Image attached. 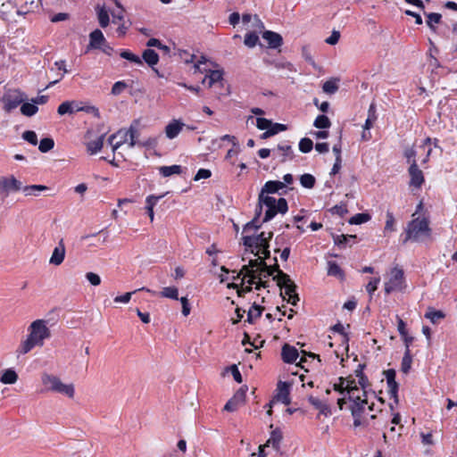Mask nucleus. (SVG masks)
Masks as SVG:
<instances>
[{
	"label": "nucleus",
	"mask_w": 457,
	"mask_h": 457,
	"mask_svg": "<svg viewBox=\"0 0 457 457\" xmlns=\"http://www.w3.org/2000/svg\"><path fill=\"white\" fill-rule=\"evenodd\" d=\"M29 335L21 342L17 352L21 354H26L35 346H43L46 339L51 337V331L46 326V320H36L28 328Z\"/></svg>",
	"instance_id": "obj_1"
},
{
	"label": "nucleus",
	"mask_w": 457,
	"mask_h": 457,
	"mask_svg": "<svg viewBox=\"0 0 457 457\" xmlns=\"http://www.w3.org/2000/svg\"><path fill=\"white\" fill-rule=\"evenodd\" d=\"M416 213L412 214V219L407 223L403 234L401 235L403 245L408 242H420L423 238L431 237L432 229L429 227V220L428 217L414 218Z\"/></svg>",
	"instance_id": "obj_2"
},
{
	"label": "nucleus",
	"mask_w": 457,
	"mask_h": 457,
	"mask_svg": "<svg viewBox=\"0 0 457 457\" xmlns=\"http://www.w3.org/2000/svg\"><path fill=\"white\" fill-rule=\"evenodd\" d=\"M265 206V212L262 222H268L272 220L278 213L285 214L288 211L287 202L285 198L280 197L278 200L273 196L258 197L257 206Z\"/></svg>",
	"instance_id": "obj_3"
},
{
	"label": "nucleus",
	"mask_w": 457,
	"mask_h": 457,
	"mask_svg": "<svg viewBox=\"0 0 457 457\" xmlns=\"http://www.w3.org/2000/svg\"><path fill=\"white\" fill-rule=\"evenodd\" d=\"M41 382L44 386L42 392H54L67 395L69 398L74 397V386L63 384L57 376L44 372L41 375Z\"/></svg>",
	"instance_id": "obj_4"
},
{
	"label": "nucleus",
	"mask_w": 457,
	"mask_h": 457,
	"mask_svg": "<svg viewBox=\"0 0 457 457\" xmlns=\"http://www.w3.org/2000/svg\"><path fill=\"white\" fill-rule=\"evenodd\" d=\"M273 237V232L270 231L268 233L261 232L256 237L254 236H244L243 237V244L247 248H252L251 252L254 253L255 256H259L261 248H269L270 241Z\"/></svg>",
	"instance_id": "obj_5"
},
{
	"label": "nucleus",
	"mask_w": 457,
	"mask_h": 457,
	"mask_svg": "<svg viewBox=\"0 0 457 457\" xmlns=\"http://www.w3.org/2000/svg\"><path fill=\"white\" fill-rule=\"evenodd\" d=\"M273 280L277 282L278 287L285 289V294L288 295L287 303L296 305L299 302V296L296 293V285L290 278V276L285 272H279L278 276H274Z\"/></svg>",
	"instance_id": "obj_6"
},
{
	"label": "nucleus",
	"mask_w": 457,
	"mask_h": 457,
	"mask_svg": "<svg viewBox=\"0 0 457 457\" xmlns=\"http://www.w3.org/2000/svg\"><path fill=\"white\" fill-rule=\"evenodd\" d=\"M345 388L348 395V400L352 403L350 408L354 406L365 408L368 404L366 390L360 389L356 386L354 379H348Z\"/></svg>",
	"instance_id": "obj_7"
},
{
	"label": "nucleus",
	"mask_w": 457,
	"mask_h": 457,
	"mask_svg": "<svg viewBox=\"0 0 457 457\" xmlns=\"http://www.w3.org/2000/svg\"><path fill=\"white\" fill-rule=\"evenodd\" d=\"M202 64H206V59L204 56H201V59L195 64L196 70L200 72H205L206 75L203 79V83L207 82L208 87H212L216 84H223V71L220 70H211L207 68H201Z\"/></svg>",
	"instance_id": "obj_8"
},
{
	"label": "nucleus",
	"mask_w": 457,
	"mask_h": 457,
	"mask_svg": "<svg viewBox=\"0 0 457 457\" xmlns=\"http://www.w3.org/2000/svg\"><path fill=\"white\" fill-rule=\"evenodd\" d=\"M404 273L403 270L399 267H395L390 271V278L385 283L386 294H390L395 291H401L403 288Z\"/></svg>",
	"instance_id": "obj_9"
},
{
	"label": "nucleus",
	"mask_w": 457,
	"mask_h": 457,
	"mask_svg": "<svg viewBox=\"0 0 457 457\" xmlns=\"http://www.w3.org/2000/svg\"><path fill=\"white\" fill-rule=\"evenodd\" d=\"M26 95L20 89L8 90L3 96L4 109L8 112L18 107L25 99Z\"/></svg>",
	"instance_id": "obj_10"
},
{
	"label": "nucleus",
	"mask_w": 457,
	"mask_h": 457,
	"mask_svg": "<svg viewBox=\"0 0 457 457\" xmlns=\"http://www.w3.org/2000/svg\"><path fill=\"white\" fill-rule=\"evenodd\" d=\"M22 189V184L13 176L0 177V195L7 196L10 192H18Z\"/></svg>",
	"instance_id": "obj_11"
},
{
	"label": "nucleus",
	"mask_w": 457,
	"mask_h": 457,
	"mask_svg": "<svg viewBox=\"0 0 457 457\" xmlns=\"http://www.w3.org/2000/svg\"><path fill=\"white\" fill-rule=\"evenodd\" d=\"M408 173L410 176V187H413L415 188H420L422 184L425 181L424 174L422 170L419 168L418 163L414 162L410 165L408 169Z\"/></svg>",
	"instance_id": "obj_12"
},
{
	"label": "nucleus",
	"mask_w": 457,
	"mask_h": 457,
	"mask_svg": "<svg viewBox=\"0 0 457 457\" xmlns=\"http://www.w3.org/2000/svg\"><path fill=\"white\" fill-rule=\"evenodd\" d=\"M138 124V120H134V122L130 125L128 129L129 137V147H134L136 145H139L142 146H152L156 144V140L154 138H149L145 142H137V137L139 136V132L135 125Z\"/></svg>",
	"instance_id": "obj_13"
},
{
	"label": "nucleus",
	"mask_w": 457,
	"mask_h": 457,
	"mask_svg": "<svg viewBox=\"0 0 457 457\" xmlns=\"http://www.w3.org/2000/svg\"><path fill=\"white\" fill-rule=\"evenodd\" d=\"M65 253H66V250H65L64 241H63V238H61L58 243V245L54 247L53 253L50 257V260H49L50 264H53L55 266L61 265L64 261Z\"/></svg>",
	"instance_id": "obj_14"
},
{
	"label": "nucleus",
	"mask_w": 457,
	"mask_h": 457,
	"mask_svg": "<svg viewBox=\"0 0 457 457\" xmlns=\"http://www.w3.org/2000/svg\"><path fill=\"white\" fill-rule=\"evenodd\" d=\"M107 41L103 32L99 29H96L89 34V44L87 46V51L89 49H99Z\"/></svg>",
	"instance_id": "obj_15"
},
{
	"label": "nucleus",
	"mask_w": 457,
	"mask_h": 457,
	"mask_svg": "<svg viewBox=\"0 0 457 457\" xmlns=\"http://www.w3.org/2000/svg\"><path fill=\"white\" fill-rule=\"evenodd\" d=\"M129 132L128 130L120 129L117 133L112 134L109 137L108 142L112 147V151L115 152L121 145L128 141Z\"/></svg>",
	"instance_id": "obj_16"
},
{
	"label": "nucleus",
	"mask_w": 457,
	"mask_h": 457,
	"mask_svg": "<svg viewBox=\"0 0 457 457\" xmlns=\"http://www.w3.org/2000/svg\"><path fill=\"white\" fill-rule=\"evenodd\" d=\"M285 183L278 180H269L262 187L258 197L268 196V194H275L285 187Z\"/></svg>",
	"instance_id": "obj_17"
},
{
	"label": "nucleus",
	"mask_w": 457,
	"mask_h": 457,
	"mask_svg": "<svg viewBox=\"0 0 457 457\" xmlns=\"http://www.w3.org/2000/svg\"><path fill=\"white\" fill-rule=\"evenodd\" d=\"M186 126L180 120L173 119L165 127V134L169 139H173L179 136L183 128Z\"/></svg>",
	"instance_id": "obj_18"
},
{
	"label": "nucleus",
	"mask_w": 457,
	"mask_h": 457,
	"mask_svg": "<svg viewBox=\"0 0 457 457\" xmlns=\"http://www.w3.org/2000/svg\"><path fill=\"white\" fill-rule=\"evenodd\" d=\"M262 38L268 43L270 48L276 49L282 46V37L274 31L266 30L262 33Z\"/></svg>",
	"instance_id": "obj_19"
},
{
	"label": "nucleus",
	"mask_w": 457,
	"mask_h": 457,
	"mask_svg": "<svg viewBox=\"0 0 457 457\" xmlns=\"http://www.w3.org/2000/svg\"><path fill=\"white\" fill-rule=\"evenodd\" d=\"M241 276H243L242 285L244 284L245 278H249L247 284L253 285L255 283V280H257V270H251L248 265H244L237 276L233 277V280L240 278Z\"/></svg>",
	"instance_id": "obj_20"
},
{
	"label": "nucleus",
	"mask_w": 457,
	"mask_h": 457,
	"mask_svg": "<svg viewBox=\"0 0 457 457\" xmlns=\"http://www.w3.org/2000/svg\"><path fill=\"white\" fill-rule=\"evenodd\" d=\"M299 356L298 351L295 346L285 344L281 350L282 360L287 363H294Z\"/></svg>",
	"instance_id": "obj_21"
},
{
	"label": "nucleus",
	"mask_w": 457,
	"mask_h": 457,
	"mask_svg": "<svg viewBox=\"0 0 457 457\" xmlns=\"http://www.w3.org/2000/svg\"><path fill=\"white\" fill-rule=\"evenodd\" d=\"M308 401L316 410L320 411V414L325 417L331 415V409L327 403L312 395L308 397Z\"/></svg>",
	"instance_id": "obj_22"
},
{
	"label": "nucleus",
	"mask_w": 457,
	"mask_h": 457,
	"mask_svg": "<svg viewBox=\"0 0 457 457\" xmlns=\"http://www.w3.org/2000/svg\"><path fill=\"white\" fill-rule=\"evenodd\" d=\"M278 392L276 396L278 400L281 401L286 405L289 404V385L287 382L279 381L278 384Z\"/></svg>",
	"instance_id": "obj_23"
},
{
	"label": "nucleus",
	"mask_w": 457,
	"mask_h": 457,
	"mask_svg": "<svg viewBox=\"0 0 457 457\" xmlns=\"http://www.w3.org/2000/svg\"><path fill=\"white\" fill-rule=\"evenodd\" d=\"M95 9L97 15L99 25L103 29L106 28L110 23V16L105 6L97 4Z\"/></svg>",
	"instance_id": "obj_24"
},
{
	"label": "nucleus",
	"mask_w": 457,
	"mask_h": 457,
	"mask_svg": "<svg viewBox=\"0 0 457 457\" xmlns=\"http://www.w3.org/2000/svg\"><path fill=\"white\" fill-rule=\"evenodd\" d=\"M282 438V432L278 428H277L271 431L270 438L267 440L265 445H271L275 450L278 451Z\"/></svg>",
	"instance_id": "obj_25"
},
{
	"label": "nucleus",
	"mask_w": 457,
	"mask_h": 457,
	"mask_svg": "<svg viewBox=\"0 0 457 457\" xmlns=\"http://www.w3.org/2000/svg\"><path fill=\"white\" fill-rule=\"evenodd\" d=\"M424 317L429 320L433 324H436L445 318V314L442 311L429 307L428 308Z\"/></svg>",
	"instance_id": "obj_26"
},
{
	"label": "nucleus",
	"mask_w": 457,
	"mask_h": 457,
	"mask_svg": "<svg viewBox=\"0 0 457 457\" xmlns=\"http://www.w3.org/2000/svg\"><path fill=\"white\" fill-rule=\"evenodd\" d=\"M142 59L150 66L154 67L159 62L158 54L153 49H145L142 54Z\"/></svg>",
	"instance_id": "obj_27"
},
{
	"label": "nucleus",
	"mask_w": 457,
	"mask_h": 457,
	"mask_svg": "<svg viewBox=\"0 0 457 457\" xmlns=\"http://www.w3.org/2000/svg\"><path fill=\"white\" fill-rule=\"evenodd\" d=\"M328 275L336 277L343 280L345 278V272L340 266L332 261L328 262Z\"/></svg>",
	"instance_id": "obj_28"
},
{
	"label": "nucleus",
	"mask_w": 457,
	"mask_h": 457,
	"mask_svg": "<svg viewBox=\"0 0 457 457\" xmlns=\"http://www.w3.org/2000/svg\"><path fill=\"white\" fill-rule=\"evenodd\" d=\"M17 380H18V375L12 369L4 370L0 377L1 383L6 384V385L14 384Z\"/></svg>",
	"instance_id": "obj_29"
},
{
	"label": "nucleus",
	"mask_w": 457,
	"mask_h": 457,
	"mask_svg": "<svg viewBox=\"0 0 457 457\" xmlns=\"http://www.w3.org/2000/svg\"><path fill=\"white\" fill-rule=\"evenodd\" d=\"M264 307L256 304L255 303L252 305L251 309L247 312L246 321L250 324L254 322V320L260 318L262 316V311Z\"/></svg>",
	"instance_id": "obj_30"
},
{
	"label": "nucleus",
	"mask_w": 457,
	"mask_h": 457,
	"mask_svg": "<svg viewBox=\"0 0 457 457\" xmlns=\"http://www.w3.org/2000/svg\"><path fill=\"white\" fill-rule=\"evenodd\" d=\"M76 104L78 103L75 101H65L58 106L57 112L59 115L71 114L76 112Z\"/></svg>",
	"instance_id": "obj_31"
},
{
	"label": "nucleus",
	"mask_w": 457,
	"mask_h": 457,
	"mask_svg": "<svg viewBox=\"0 0 457 457\" xmlns=\"http://www.w3.org/2000/svg\"><path fill=\"white\" fill-rule=\"evenodd\" d=\"M261 214H262V207L256 206L255 216L251 221L247 222L244 226V231H249L250 229H258L259 228H261L262 223L259 222V218H260Z\"/></svg>",
	"instance_id": "obj_32"
},
{
	"label": "nucleus",
	"mask_w": 457,
	"mask_h": 457,
	"mask_svg": "<svg viewBox=\"0 0 457 457\" xmlns=\"http://www.w3.org/2000/svg\"><path fill=\"white\" fill-rule=\"evenodd\" d=\"M412 364V356L410 349H405L404 354L401 362V370L403 373H409Z\"/></svg>",
	"instance_id": "obj_33"
},
{
	"label": "nucleus",
	"mask_w": 457,
	"mask_h": 457,
	"mask_svg": "<svg viewBox=\"0 0 457 457\" xmlns=\"http://www.w3.org/2000/svg\"><path fill=\"white\" fill-rule=\"evenodd\" d=\"M159 172L163 177H170L173 174H181L182 167L177 164L171 166H162L159 168Z\"/></svg>",
	"instance_id": "obj_34"
},
{
	"label": "nucleus",
	"mask_w": 457,
	"mask_h": 457,
	"mask_svg": "<svg viewBox=\"0 0 457 457\" xmlns=\"http://www.w3.org/2000/svg\"><path fill=\"white\" fill-rule=\"evenodd\" d=\"M104 145V136L98 137L87 144V150L90 154H95L102 149Z\"/></svg>",
	"instance_id": "obj_35"
},
{
	"label": "nucleus",
	"mask_w": 457,
	"mask_h": 457,
	"mask_svg": "<svg viewBox=\"0 0 457 457\" xmlns=\"http://www.w3.org/2000/svg\"><path fill=\"white\" fill-rule=\"evenodd\" d=\"M274 262L275 263L273 265H267L266 264V267L265 266H262V270L259 274L262 275V272H266L267 273V276H278L279 275V272H284L283 270H280L279 268V265L278 264V260L277 258L275 257L274 258Z\"/></svg>",
	"instance_id": "obj_36"
},
{
	"label": "nucleus",
	"mask_w": 457,
	"mask_h": 457,
	"mask_svg": "<svg viewBox=\"0 0 457 457\" xmlns=\"http://www.w3.org/2000/svg\"><path fill=\"white\" fill-rule=\"evenodd\" d=\"M387 384V392L390 396V398H393L395 400V403H398V389L399 385L396 382L395 379L386 381Z\"/></svg>",
	"instance_id": "obj_37"
},
{
	"label": "nucleus",
	"mask_w": 457,
	"mask_h": 457,
	"mask_svg": "<svg viewBox=\"0 0 457 457\" xmlns=\"http://www.w3.org/2000/svg\"><path fill=\"white\" fill-rule=\"evenodd\" d=\"M38 112V107L34 103H24L21 106V112L27 116L31 117Z\"/></svg>",
	"instance_id": "obj_38"
},
{
	"label": "nucleus",
	"mask_w": 457,
	"mask_h": 457,
	"mask_svg": "<svg viewBox=\"0 0 457 457\" xmlns=\"http://www.w3.org/2000/svg\"><path fill=\"white\" fill-rule=\"evenodd\" d=\"M313 126L317 129H328L331 126V121L328 116L321 114L318 115L313 122Z\"/></svg>",
	"instance_id": "obj_39"
},
{
	"label": "nucleus",
	"mask_w": 457,
	"mask_h": 457,
	"mask_svg": "<svg viewBox=\"0 0 457 457\" xmlns=\"http://www.w3.org/2000/svg\"><path fill=\"white\" fill-rule=\"evenodd\" d=\"M277 149L281 152V162H285L287 158L293 159L294 154L290 145L286 143L279 144L278 145Z\"/></svg>",
	"instance_id": "obj_40"
},
{
	"label": "nucleus",
	"mask_w": 457,
	"mask_h": 457,
	"mask_svg": "<svg viewBox=\"0 0 457 457\" xmlns=\"http://www.w3.org/2000/svg\"><path fill=\"white\" fill-rule=\"evenodd\" d=\"M48 187L43 185H30L25 186L22 187V190L26 195H37V192H42L47 190Z\"/></svg>",
	"instance_id": "obj_41"
},
{
	"label": "nucleus",
	"mask_w": 457,
	"mask_h": 457,
	"mask_svg": "<svg viewBox=\"0 0 457 457\" xmlns=\"http://www.w3.org/2000/svg\"><path fill=\"white\" fill-rule=\"evenodd\" d=\"M160 295L162 297L178 300L179 299V290L175 287H163V289L160 293Z\"/></svg>",
	"instance_id": "obj_42"
},
{
	"label": "nucleus",
	"mask_w": 457,
	"mask_h": 457,
	"mask_svg": "<svg viewBox=\"0 0 457 457\" xmlns=\"http://www.w3.org/2000/svg\"><path fill=\"white\" fill-rule=\"evenodd\" d=\"M54 65L57 67L58 70L60 71H62L63 73H62L60 75V77L58 79H56L54 81H51L46 87V88H48V87H53L54 85H55L56 83H58L64 76L65 73L68 72V71L66 70V62L64 60H60V61H56L54 62Z\"/></svg>",
	"instance_id": "obj_43"
},
{
	"label": "nucleus",
	"mask_w": 457,
	"mask_h": 457,
	"mask_svg": "<svg viewBox=\"0 0 457 457\" xmlns=\"http://www.w3.org/2000/svg\"><path fill=\"white\" fill-rule=\"evenodd\" d=\"M316 179L314 176L305 173L300 177V183L305 188H312L315 186Z\"/></svg>",
	"instance_id": "obj_44"
},
{
	"label": "nucleus",
	"mask_w": 457,
	"mask_h": 457,
	"mask_svg": "<svg viewBox=\"0 0 457 457\" xmlns=\"http://www.w3.org/2000/svg\"><path fill=\"white\" fill-rule=\"evenodd\" d=\"M54 146V141L51 137H45L41 139L38 149L41 153H47Z\"/></svg>",
	"instance_id": "obj_45"
},
{
	"label": "nucleus",
	"mask_w": 457,
	"mask_h": 457,
	"mask_svg": "<svg viewBox=\"0 0 457 457\" xmlns=\"http://www.w3.org/2000/svg\"><path fill=\"white\" fill-rule=\"evenodd\" d=\"M386 217V224H385L384 231L385 232L395 231V216H394L393 212H390V211H387Z\"/></svg>",
	"instance_id": "obj_46"
},
{
	"label": "nucleus",
	"mask_w": 457,
	"mask_h": 457,
	"mask_svg": "<svg viewBox=\"0 0 457 457\" xmlns=\"http://www.w3.org/2000/svg\"><path fill=\"white\" fill-rule=\"evenodd\" d=\"M441 14L437 12H430L427 14V25L432 29L436 30L434 24H438L441 21Z\"/></svg>",
	"instance_id": "obj_47"
},
{
	"label": "nucleus",
	"mask_w": 457,
	"mask_h": 457,
	"mask_svg": "<svg viewBox=\"0 0 457 457\" xmlns=\"http://www.w3.org/2000/svg\"><path fill=\"white\" fill-rule=\"evenodd\" d=\"M350 410H351L352 415L353 417V425L355 427L361 426V418L362 413L365 411V408H360V407L354 406V407H351Z\"/></svg>",
	"instance_id": "obj_48"
},
{
	"label": "nucleus",
	"mask_w": 457,
	"mask_h": 457,
	"mask_svg": "<svg viewBox=\"0 0 457 457\" xmlns=\"http://www.w3.org/2000/svg\"><path fill=\"white\" fill-rule=\"evenodd\" d=\"M120 55L121 58L130 61L132 62H135L137 64H140V65L143 64L142 60L137 55L134 54L133 53H131L129 50H122L120 52Z\"/></svg>",
	"instance_id": "obj_49"
},
{
	"label": "nucleus",
	"mask_w": 457,
	"mask_h": 457,
	"mask_svg": "<svg viewBox=\"0 0 457 457\" xmlns=\"http://www.w3.org/2000/svg\"><path fill=\"white\" fill-rule=\"evenodd\" d=\"M259 42V37L255 32L245 34L244 43L248 47H254Z\"/></svg>",
	"instance_id": "obj_50"
},
{
	"label": "nucleus",
	"mask_w": 457,
	"mask_h": 457,
	"mask_svg": "<svg viewBox=\"0 0 457 457\" xmlns=\"http://www.w3.org/2000/svg\"><path fill=\"white\" fill-rule=\"evenodd\" d=\"M370 219V216L368 213H357L350 219L349 222L351 224L360 225L367 222Z\"/></svg>",
	"instance_id": "obj_51"
},
{
	"label": "nucleus",
	"mask_w": 457,
	"mask_h": 457,
	"mask_svg": "<svg viewBox=\"0 0 457 457\" xmlns=\"http://www.w3.org/2000/svg\"><path fill=\"white\" fill-rule=\"evenodd\" d=\"M312 147H313V143L308 137H303L299 142V150L302 153L307 154L312 151Z\"/></svg>",
	"instance_id": "obj_52"
},
{
	"label": "nucleus",
	"mask_w": 457,
	"mask_h": 457,
	"mask_svg": "<svg viewBox=\"0 0 457 457\" xmlns=\"http://www.w3.org/2000/svg\"><path fill=\"white\" fill-rule=\"evenodd\" d=\"M76 112H85L87 113H91L96 117H99V110L94 105H87V106H80L79 104H76Z\"/></svg>",
	"instance_id": "obj_53"
},
{
	"label": "nucleus",
	"mask_w": 457,
	"mask_h": 457,
	"mask_svg": "<svg viewBox=\"0 0 457 457\" xmlns=\"http://www.w3.org/2000/svg\"><path fill=\"white\" fill-rule=\"evenodd\" d=\"M248 266L250 267L251 270H257V274H259L262 270V266L266 267V262L264 260H262V258L259 257L254 260H250Z\"/></svg>",
	"instance_id": "obj_54"
},
{
	"label": "nucleus",
	"mask_w": 457,
	"mask_h": 457,
	"mask_svg": "<svg viewBox=\"0 0 457 457\" xmlns=\"http://www.w3.org/2000/svg\"><path fill=\"white\" fill-rule=\"evenodd\" d=\"M322 89L327 94H334L337 91L338 86L336 80H327L323 86Z\"/></svg>",
	"instance_id": "obj_55"
},
{
	"label": "nucleus",
	"mask_w": 457,
	"mask_h": 457,
	"mask_svg": "<svg viewBox=\"0 0 457 457\" xmlns=\"http://www.w3.org/2000/svg\"><path fill=\"white\" fill-rule=\"evenodd\" d=\"M22 138L31 144L32 145H37V136L33 130H26L22 134Z\"/></svg>",
	"instance_id": "obj_56"
},
{
	"label": "nucleus",
	"mask_w": 457,
	"mask_h": 457,
	"mask_svg": "<svg viewBox=\"0 0 457 457\" xmlns=\"http://www.w3.org/2000/svg\"><path fill=\"white\" fill-rule=\"evenodd\" d=\"M348 379H352L350 377L345 378L343 377H340L338 378L339 382L338 383H335L333 385V389L335 391H337L339 392L340 394H344L346 392V388H345V385L347 384V380Z\"/></svg>",
	"instance_id": "obj_57"
},
{
	"label": "nucleus",
	"mask_w": 457,
	"mask_h": 457,
	"mask_svg": "<svg viewBox=\"0 0 457 457\" xmlns=\"http://www.w3.org/2000/svg\"><path fill=\"white\" fill-rule=\"evenodd\" d=\"M272 125V121L266 118L259 117L256 119V126L261 130H268Z\"/></svg>",
	"instance_id": "obj_58"
},
{
	"label": "nucleus",
	"mask_w": 457,
	"mask_h": 457,
	"mask_svg": "<svg viewBox=\"0 0 457 457\" xmlns=\"http://www.w3.org/2000/svg\"><path fill=\"white\" fill-rule=\"evenodd\" d=\"M246 391H247V386H242L236 392V394L233 395L232 398H234L236 401H237L240 404H243L245 401Z\"/></svg>",
	"instance_id": "obj_59"
},
{
	"label": "nucleus",
	"mask_w": 457,
	"mask_h": 457,
	"mask_svg": "<svg viewBox=\"0 0 457 457\" xmlns=\"http://www.w3.org/2000/svg\"><path fill=\"white\" fill-rule=\"evenodd\" d=\"M131 26V21H123L120 24H118V28L116 29V32L118 34L119 37H123L127 34L129 27Z\"/></svg>",
	"instance_id": "obj_60"
},
{
	"label": "nucleus",
	"mask_w": 457,
	"mask_h": 457,
	"mask_svg": "<svg viewBox=\"0 0 457 457\" xmlns=\"http://www.w3.org/2000/svg\"><path fill=\"white\" fill-rule=\"evenodd\" d=\"M356 236H345V235H340L334 237V243L335 245H338L339 247H345L347 244V241L349 238H355Z\"/></svg>",
	"instance_id": "obj_61"
},
{
	"label": "nucleus",
	"mask_w": 457,
	"mask_h": 457,
	"mask_svg": "<svg viewBox=\"0 0 457 457\" xmlns=\"http://www.w3.org/2000/svg\"><path fill=\"white\" fill-rule=\"evenodd\" d=\"M128 85L124 81H117L113 84L112 87V94L114 96L120 95L125 88H127Z\"/></svg>",
	"instance_id": "obj_62"
},
{
	"label": "nucleus",
	"mask_w": 457,
	"mask_h": 457,
	"mask_svg": "<svg viewBox=\"0 0 457 457\" xmlns=\"http://www.w3.org/2000/svg\"><path fill=\"white\" fill-rule=\"evenodd\" d=\"M403 155L406 158L407 162L410 163V165H411V163H413V162H417L416 159H415V157H416V151H415V149L413 147L406 148L404 150Z\"/></svg>",
	"instance_id": "obj_63"
},
{
	"label": "nucleus",
	"mask_w": 457,
	"mask_h": 457,
	"mask_svg": "<svg viewBox=\"0 0 457 457\" xmlns=\"http://www.w3.org/2000/svg\"><path fill=\"white\" fill-rule=\"evenodd\" d=\"M380 282L379 278H372L368 285L366 286V290L370 295H373V293L378 289V286Z\"/></svg>",
	"instance_id": "obj_64"
}]
</instances>
